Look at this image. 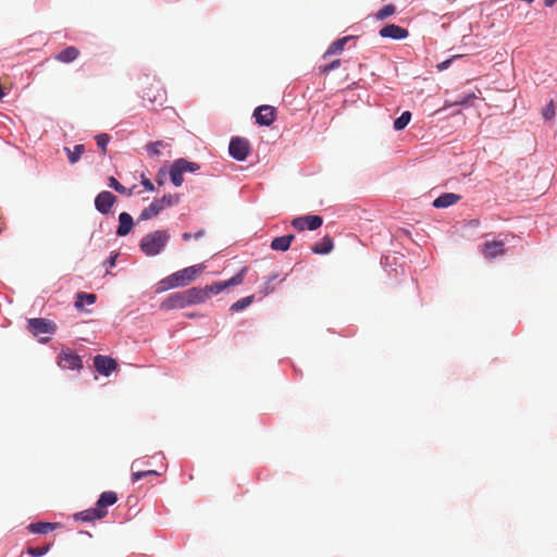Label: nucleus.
I'll return each instance as SVG.
<instances>
[{"instance_id":"f257e3e1","label":"nucleus","mask_w":557,"mask_h":557,"mask_svg":"<svg viewBox=\"0 0 557 557\" xmlns=\"http://www.w3.org/2000/svg\"><path fill=\"white\" fill-rule=\"evenodd\" d=\"M205 270L202 264H196L183 270H180L160 282L162 290L171 289L175 287L186 286L190 282L195 281Z\"/></svg>"},{"instance_id":"f03ea898","label":"nucleus","mask_w":557,"mask_h":557,"mask_svg":"<svg viewBox=\"0 0 557 557\" xmlns=\"http://www.w3.org/2000/svg\"><path fill=\"white\" fill-rule=\"evenodd\" d=\"M170 239L168 231L158 230L145 235L139 244L141 251L148 257L159 255Z\"/></svg>"},{"instance_id":"7ed1b4c3","label":"nucleus","mask_w":557,"mask_h":557,"mask_svg":"<svg viewBox=\"0 0 557 557\" xmlns=\"http://www.w3.org/2000/svg\"><path fill=\"white\" fill-rule=\"evenodd\" d=\"M141 98L151 104L162 106L166 100V92L159 81L146 79L141 90Z\"/></svg>"},{"instance_id":"20e7f679","label":"nucleus","mask_w":557,"mask_h":557,"mask_svg":"<svg viewBox=\"0 0 557 557\" xmlns=\"http://www.w3.org/2000/svg\"><path fill=\"white\" fill-rule=\"evenodd\" d=\"M27 330L34 336H38L40 334H54L57 325L48 319L33 318L27 321Z\"/></svg>"},{"instance_id":"39448f33","label":"nucleus","mask_w":557,"mask_h":557,"mask_svg":"<svg viewBox=\"0 0 557 557\" xmlns=\"http://www.w3.org/2000/svg\"><path fill=\"white\" fill-rule=\"evenodd\" d=\"M228 152L237 161H244L250 153V144L248 139L243 137H234L231 139Z\"/></svg>"},{"instance_id":"423d86ee","label":"nucleus","mask_w":557,"mask_h":557,"mask_svg":"<svg viewBox=\"0 0 557 557\" xmlns=\"http://www.w3.org/2000/svg\"><path fill=\"white\" fill-rule=\"evenodd\" d=\"M58 364L66 370H79L83 367L82 358L70 348H64L58 356Z\"/></svg>"},{"instance_id":"0eeeda50","label":"nucleus","mask_w":557,"mask_h":557,"mask_svg":"<svg viewBox=\"0 0 557 557\" xmlns=\"http://www.w3.org/2000/svg\"><path fill=\"white\" fill-rule=\"evenodd\" d=\"M186 294L189 306L203 302L208 300L211 297V295H216L215 290L213 289V284L207 285L205 287L188 288L186 289Z\"/></svg>"},{"instance_id":"6e6552de","label":"nucleus","mask_w":557,"mask_h":557,"mask_svg":"<svg viewBox=\"0 0 557 557\" xmlns=\"http://www.w3.org/2000/svg\"><path fill=\"white\" fill-rule=\"evenodd\" d=\"M323 224V219L320 215H304L295 218L292 221V225L298 231H315Z\"/></svg>"},{"instance_id":"1a4fd4ad","label":"nucleus","mask_w":557,"mask_h":557,"mask_svg":"<svg viewBox=\"0 0 557 557\" xmlns=\"http://www.w3.org/2000/svg\"><path fill=\"white\" fill-rule=\"evenodd\" d=\"M117 198L110 191L103 190L97 195L95 198V207L96 209L102 213L108 214L112 207L115 205Z\"/></svg>"},{"instance_id":"9d476101","label":"nucleus","mask_w":557,"mask_h":557,"mask_svg":"<svg viewBox=\"0 0 557 557\" xmlns=\"http://www.w3.org/2000/svg\"><path fill=\"white\" fill-rule=\"evenodd\" d=\"M253 116L258 124L270 126L276 119V109L272 106L263 104L255 110Z\"/></svg>"},{"instance_id":"9b49d317","label":"nucleus","mask_w":557,"mask_h":557,"mask_svg":"<svg viewBox=\"0 0 557 557\" xmlns=\"http://www.w3.org/2000/svg\"><path fill=\"white\" fill-rule=\"evenodd\" d=\"M94 367L102 375H110L117 368V362L107 356L98 355L94 358Z\"/></svg>"},{"instance_id":"f8f14e48","label":"nucleus","mask_w":557,"mask_h":557,"mask_svg":"<svg viewBox=\"0 0 557 557\" xmlns=\"http://www.w3.org/2000/svg\"><path fill=\"white\" fill-rule=\"evenodd\" d=\"M189 306L186 290L173 293L162 302L163 309L185 308Z\"/></svg>"},{"instance_id":"ddd939ff","label":"nucleus","mask_w":557,"mask_h":557,"mask_svg":"<svg viewBox=\"0 0 557 557\" xmlns=\"http://www.w3.org/2000/svg\"><path fill=\"white\" fill-rule=\"evenodd\" d=\"M504 245L505 244L503 240L485 242L482 245L481 252L483 253V256L485 258L494 259V258L503 256L505 253Z\"/></svg>"},{"instance_id":"4468645a","label":"nucleus","mask_w":557,"mask_h":557,"mask_svg":"<svg viewBox=\"0 0 557 557\" xmlns=\"http://www.w3.org/2000/svg\"><path fill=\"white\" fill-rule=\"evenodd\" d=\"M409 35L408 30L396 24L385 25L380 29V36L383 38H392L396 40L405 39Z\"/></svg>"},{"instance_id":"2eb2a0df","label":"nucleus","mask_w":557,"mask_h":557,"mask_svg":"<svg viewBox=\"0 0 557 557\" xmlns=\"http://www.w3.org/2000/svg\"><path fill=\"white\" fill-rule=\"evenodd\" d=\"M245 272L246 268H243L236 275H234L230 280L213 283V289L215 290V294H220L227 287L240 285L244 282Z\"/></svg>"},{"instance_id":"dca6fc26","label":"nucleus","mask_w":557,"mask_h":557,"mask_svg":"<svg viewBox=\"0 0 557 557\" xmlns=\"http://www.w3.org/2000/svg\"><path fill=\"white\" fill-rule=\"evenodd\" d=\"M117 502V495L115 492L108 491L103 492L99 499L96 503L97 510L104 513V517L108 513L107 507L114 505Z\"/></svg>"},{"instance_id":"f3484780","label":"nucleus","mask_w":557,"mask_h":557,"mask_svg":"<svg viewBox=\"0 0 557 557\" xmlns=\"http://www.w3.org/2000/svg\"><path fill=\"white\" fill-rule=\"evenodd\" d=\"M133 225H134L133 218L129 213H127V212L120 213L116 235L121 236V237L126 236L132 231Z\"/></svg>"},{"instance_id":"a211bd4d","label":"nucleus","mask_w":557,"mask_h":557,"mask_svg":"<svg viewBox=\"0 0 557 557\" xmlns=\"http://www.w3.org/2000/svg\"><path fill=\"white\" fill-rule=\"evenodd\" d=\"M81 52L79 50L74 47L70 46L66 47L64 50L60 51L55 54L54 59L62 63H71L75 61L79 57Z\"/></svg>"},{"instance_id":"6ab92c4d","label":"nucleus","mask_w":557,"mask_h":557,"mask_svg":"<svg viewBox=\"0 0 557 557\" xmlns=\"http://www.w3.org/2000/svg\"><path fill=\"white\" fill-rule=\"evenodd\" d=\"M460 198L461 197L457 194L445 193V194H442L440 197H437L433 201V206L435 208H447V207L453 206L456 202H458L460 200Z\"/></svg>"},{"instance_id":"aec40b11","label":"nucleus","mask_w":557,"mask_h":557,"mask_svg":"<svg viewBox=\"0 0 557 557\" xmlns=\"http://www.w3.org/2000/svg\"><path fill=\"white\" fill-rule=\"evenodd\" d=\"M334 247L333 239L330 235H325L320 242L315 243L311 250L317 255H326L332 251Z\"/></svg>"},{"instance_id":"412c9836","label":"nucleus","mask_w":557,"mask_h":557,"mask_svg":"<svg viewBox=\"0 0 557 557\" xmlns=\"http://www.w3.org/2000/svg\"><path fill=\"white\" fill-rule=\"evenodd\" d=\"M295 239V236L289 234V235H284V236H280V237H275L272 242H271V248L273 250H277V251H286L289 249L293 240Z\"/></svg>"},{"instance_id":"4be33fe9","label":"nucleus","mask_w":557,"mask_h":557,"mask_svg":"<svg viewBox=\"0 0 557 557\" xmlns=\"http://www.w3.org/2000/svg\"><path fill=\"white\" fill-rule=\"evenodd\" d=\"M102 518H104V513L97 510L96 506L94 508L81 511L75 515L76 520H82V521H87V522L102 519Z\"/></svg>"},{"instance_id":"5701e85b","label":"nucleus","mask_w":557,"mask_h":557,"mask_svg":"<svg viewBox=\"0 0 557 557\" xmlns=\"http://www.w3.org/2000/svg\"><path fill=\"white\" fill-rule=\"evenodd\" d=\"M351 38V36H346L335 40L323 54V59H326L329 55L332 54H339L344 50L347 41L350 40Z\"/></svg>"},{"instance_id":"b1692460","label":"nucleus","mask_w":557,"mask_h":557,"mask_svg":"<svg viewBox=\"0 0 557 557\" xmlns=\"http://www.w3.org/2000/svg\"><path fill=\"white\" fill-rule=\"evenodd\" d=\"M162 211L161 207L153 200L147 208H145L139 215V220L146 221L157 216Z\"/></svg>"},{"instance_id":"393cba45","label":"nucleus","mask_w":557,"mask_h":557,"mask_svg":"<svg viewBox=\"0 0 557 557\" xmlns=\"http://www.w3.org/2000/svg\"><path fill=\"white\" fill-rule=\"evenodd\" d=\"M55 525L57 524L49 523V522H34V523H30L27 527V529L29 530V532L35 533V534H46V533L54 530Z\"/></svg>"},{"instance_id":"a878e982","label":"nucleus","mask_w":557,"mask_h":557,"mask_svg":"<svg viewBox=\"0 0 557 557\" xmlns=\"http://www.w3.org/2000/svg\"><path fill=\"white\" fill-rule=\"evenodd\" d=\"M96 299H97V297L95 294H87L84 292H79L76 295V301H75L74 306L77 310H83L85 302L88 305H92L96 302Z\"/></svg>"},{"instance_id":"bb28decb","label":"nucleus","mask_w":557,"mask_h":557,"mask_svg":"<svg viewBox=\"0 0 557 557\" xmlns=\"http://www.w3.org/2000/svg\"><path fill=\"white\" fill-rule=\"evenodd\" d=\"M64 150L67 153L70 163L74 164L81 159L82 154L85 152V146L82 144H78V145H75L73 149L65 147Z\"/></svg>"},{"instance_id":"cd10ccee","label":"nucleus","mask_w":557,"mask_h":557,"mask_svg":"<svg viewBox=\"0 0 557 557\" xmlns=\"http://www.w3.org/2000/svg\"><path fill=\"white\" fill-rule=\"evenodd\" d=\"M158 205L161 207L162 210H164L168 207H172L174 205H177L180 202V196L177 194H169L164 195L163 197L159 199H154Z\"/></svg>"},{"instance_id":"c85d7f7f","label":"nucleus","mask_w":557,"mask_h":557,"mask_svg":"<svg viewBox=\"0 0 557 557\" xmlns=\"http://www.w3.org/2000/svg\"><path fill=\"white\" fill-rule=\"evenodd\" d=\"M174 162L178 165L182 173L196 172L200 169V165L198 163L188 161L183 158H180V159L175 160Z\"/></svg>"},{"instance_id":"c756f323","label":"nucleus","mask_w":557,"mask_h":557,"mask_svg":"<svg viewBox=\"0 0 557 557\" xmlns=\"http://www.w3.org/2000/svg\"><path fill=\"white\" fill-rule=\"evenodd\" d=\"M183 174L181 172V169L178 168V165L173 162V164L171 165V169H170V178H171V182L176 186H181L184 182V178H183Z\"/></svg>"},{"instance_id":"7c9ffc66","label":"nucleus","mask_w":557,"mask_h":557,"mask_svg":"<svg viewBox=\"0 0 557 557\" xmlns=\"http://www.w3.org/2000/svg\"><path fill=\"white\" fill-rule=\"evenodd\" d=\"M410 119L411 113L409 111L403 112L401 115L394 121V128L396 131L404 129L409 124Z\"/></svg>"},{"instance_id":"2f4dec72","label":"nucleus","mask_w":557,"mask_h":557,"mask_svg":"<svg viewBox=\"0 0 557 557\" xmlns=\"http://www.w3.org/2000/svg\"><path fill=\"white\" fill-rule=\"evenodd\" d=\"M395 12L396 8L394 4H386L376 12L375 17L382 21L392 16Z\"/></svg>"},{"instance_id":"473e14b6","label":"nucleus","mask_w":557,"mask_h":557,"mask_svg":"<svg viewBox=\"0 0 557 557\" xmlns=\"http://www.w3.org/2000/svg\"><path fill=\"white\" fill-rule=\"evenodd\" d=\"M109 186L111 188H113L115 191L120 193V194H123V195H126V196H131L132 195V190L131 189H127L126 187H124L115 177L113 176H110L109 177Z\"/></svg>"},{"instance_id":"72a5a7b5","label":"nucleus","mask_w":557,"mask_h":557,"mask_svg":"<svg viewBox=\"0 0 557 557\" xmlns=\"http://www.w3.org/2000/svg\"><path fill=\"white\" fill-rule=\"evenodd\" d=\"M253 301V296H247L244 298H240L239 300L235 301L231 306L232 311H240L250 306V304Z\"/></svg>"},{"instance_id":"f704fd0d","label":"nucleus","mask_w":557,"mask_h":557,"mask_svg":"<svg viewBox=\"0 0 557 557\" xmlns=\"http://www.w3.org/2000/svg\"><path fill=\"white\" fill-rule=\"evenodd\" d=\"M278 278L277 274H272L267 278V282L261 286L260 293L263 296H268L274 290V285L272 284L274 281Z\"/></svg>"},{"instance_id":"c9c22d12","label":"nucleus","mask_w":557,"mask_h":557,"mask_svg":"<svg viewBox=\"0 0 557 557\" xmlns=\"http://www.w3.org/2000/svg\"><path fill=\"white\" fill-rule=\"evenodd\" d=\"M161 473L156 471V470H137V471H133L132 473V481L133 482H137L144 478H147V476H150V475H154V476H158L160 475Z\"/></svg>"},{"instance_id":"e433bc0d","label":"nucleus","mask_w":557,"mask_h":557,"mask_svg":"<svg viewBox=\"0 0 557 557\" xmlns=\"http://www.w3.org/2000/svg\"><path fill=\"white\" fill-rule=\"evenodd\" d=\"M165 147V144L162 140L149 143L146 146V149L149 153V156L154 157L159 156L161 153V149Z\"/></svg>"},{"instance_id":"4c0bfd02","label":"nucleus","mask_w":557,"mask_h":557,"mask_svg":"<svg viewBox=\"0 0 557 557\" xmlns=\"http://www.w3.org/2000/svg\"><path fill=\"white\" fill-rule=\"evenodd\" d=\"M50 547H51V544H47L41 547H28L27 554L32 557H41L49 552Z\"/></svg>"},{"instance_id":"58836bf2","label":"nucleus","mask_w":557,"mask_h":557,"mask_svg":"<svg viewBox=\"0 0 557 557\" xmlns=\"http://www.w3.org/2000/svg\"><path fill=\"white\" fill-rule=\"evenodd\" d=\"M341 66V60L336 59L327 64H322L319 66L320 74H329L331 71L336 70Z\"/></svg>"},{"instance_id":"ea45409f","label":"nucleus","mask_w":557,"mask_h":557,"mask_svg":"<svg viewBox=\"0 0 557 557\" xmlns=\"http://www.w3.org/2000/svg\"><path fill=\"white\" fill-rule=\"evenodd\" d=\"M98 147L102 150L103 154L107 152V145L110 141V136L106 133L96 135L95 137Z\"/></svg>"},{"instance_id":"a19ab883","label":"nucleus","mask_w":557,"mask_h":557,"mask_svg":"<svg viewBox=\"0 0 557 557\" xmlns=\"http://www.w3.org/2000/svg\"><path fill=\"white\" fill-rule=\"evenodd\" d=\"M555 103L553 100L543 109L542 115L545 120H552L555 116Z\"/></svg>"},{"instance_id":"79ce46f5","label":"nucleus","mask_w":557,"mask_h":557,"mask_svg":"<svg viewBox=\"0 0 557 557\" xmlns=\"http://www.w3.org/2000/svg\"><path fill=\"white\" fill-rule=\"evenodd\" d=\"M203 235H205V231H203V230H200V231H198V232H197V233H195V234H191V233L186 232V233H184V234L182 235V238H183L185 242H188V240H190L191 238H194V239L201 238Z\"/></svg>"},{"instance_id":"37998d69","label":"nucleus","mask_w":557,"mask_h":557,"mask_svg":"<svg viewBox=\"0 0 557 557\" xmlns=\"http://www.w3.org/2000/svg\"><path fill=\"white\" fill-rule=\"evenodd\" d=\"M165 180H166L165 171L163 169H160L156 176V182L159 186H162L165 183Z\"/></svg>"},{"instance_id":"c03bdc74","label":"nucleus","mask_w":557,"mask_h":557,"mask_svg":"<svg viewBox=\"0 0 557 557\" xmlns=\"http://www.w3.org/2000/svg\"><path fill=\"white\" fill-rule=\"evenodd\" d=\"M141 185L149 191H154L156 188H154V185L152 184V182L147 178V177H141Z\"/></svg>"},{"instance_id":"a18cd8bd","label":"nucleus","mask_w":557,"mask_h":557,"mask_svg":"<svg viewBox=\"0 0 557 557\" xmlns=\"http://www.w3.org/2000/svg\"><path fill=\"white\" fill-rule=\"evenodd\" d=\"M450 62H451V60H446V61L442 62L441 64H438L437 67L440 70H445L449 66Z\"/></svg>"},{"instance_id":"49530a36","label":"nucleus","mask_w":557,"mask_h":557,"mask_svg":"<svg viewBox=\"0 0 557 557\" xmlns=\"http://www.w3.org/2000/svg\"><path fill=\"white\" fill-rule=\"evenodd\" d=\"M116 258L117 256H112L108 259L107 263L109 264V267H114L115 265V261H116Z\"/></svg>"},{"instance_id":"de8ad7c7","label":"nucleus","mask_w":557,"mask_h":557,"mask_svg":"<svg viewBox=\"0 0 557 557\" xmlns=\"http://www.w3.org/2000/svg\"><path fill=\"white\" fill-rule=\"evenodd\" d=\"M557 0H544L546 7H552Z\"/></svg>"},{"instance_id":"09e8293b","label":"nucleus","mask_w":557,"mask_h":557,"mask_svg":"<svg viewBox=\"0 0 557 557\" xmlns=\"http://www.w3.org/2000/svg\"><path fill=\"white\" fill-rule=\"evenodd\" d=\"M138 467V460H135L133 463H132V469H135Z\"/></svg>"}]
</instances>
